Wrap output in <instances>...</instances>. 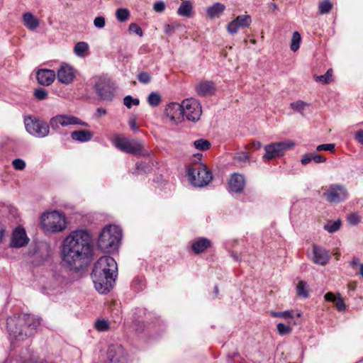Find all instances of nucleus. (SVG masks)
Listing matches in <instances>:
<instances>
[{
  "instance_id": "7ed1b4c3",
  "label": "nucleus",
  "mask_w": 363,
  "mask_h": 363,
  "mask_svg": "<svg viewBox=\"0 0 363 363\" xmlns=\"http://www.w3.org/2000/svg\"><path fill=\"white\" fill-rule=\"evenodd\" d=\"M40 323L33 315L22 314L8 318L6 328L11 338L24 340L37 332Z\"/></svg>"
},
{
  "instance_id": "f03ea898",
  "label": "nucleus",
  "mask_w": 363,
  "mask_h": 363,
  "mask_svg": "<svg viewBox=\"0 0 363 363\" xmlns=\"http://www.w3.org/2000/svg\"><path fill=\"white\" fill-rule=\"evenodd\" d=\"M117 270V263L113 257H100L94 264L91 274L96 291L101 294L108 293L113 287Z\"/></svg>"
},
{
  "instance_id": "c9c22d12",
  "label": "nucleus",
  "mask_w": 363,
  "mask_h": 363,
  "mask_svg": "<svg viewBox=\"0 0 363 363\" xmlns=\"http://www.w3.org/2000/svg\"><path fill=\"white\" fill-rule=\"evenodd\" d=\"M332 4L329 0H324L319 4V12L321 14L328 13L332 9Z\"/></svg>"
},
{
  "instance_id": "0e129e2a",
  "label": "nucleus",
  "mask_w": 363,
  "mask_h": 363,
  "mask_svg": "<svg viewBox=\"0 0 363 363\" xmlns=\"http://www.w3.org/2000/svg\"><path fill=\"white\" fill-rule=\"evenodd\" d=\"M106 114V110L102 107H99L96 109L95 116L97 118H100L102 116H105Z\"/></svg>"
},
{
  "instance_id": "69168bd1",
  "label": "nucleus",
  "mask_w": 363,
  "mask_h": 363,
  "mask_svg": "<svg viewBox=\"0 0 363 363\" xmlns=\"http://www.w3.org/2000/svg\"><path fill=\"white\" fill-rule=\"evenodd\" d=\"M6 235L5 227L0 223V243L3 242Z\"/></svg>"
},
{
  "instance_id": "0eeeda50",
  "label": "nucleus",
  "mask_w": 363,
  "mask_h": 363,
  "mask_svg": "<svg viewBox=\"0 0 363 363\" xmlns=\"http://www.w3.org/2000/svg\"><path fill=\"white\" fill-rule=\"evenodd\" d=\"M182 119L186 117L188 121L196 122L201 117L202 111L200 103L194 99H186L182 101Z\"/></svg>"
},
{
  "instance_id": "a19ab883",
  "label": "nucleus",
  "mask_w": 363,
  "mask_h": 363,
  "mask_svg": "<svg viewBox=\"0 0 363 363\" xmlns=\"http://www.w3.org/2000/svg\"><path fill=\"white\" fill-rule=\"evenodd\" d=\"M180 26V24L178 23H172L169 24H167L164 26V33L168 35H172L175 30L178 28Z\"/></svg>"
},
{
  "instance_id": "7c9ffc66",
  "label": "nucleus",
  "mask_w": 363,
  "mask_h": 363,
  "mask_svg": "<svg viewBox=\"0 0 363 363\" xmlns=\"http://www.w3.org/2000/svg\"><path fill=\"white\" fill-rule=\"evenodd\" d=\"M245 188V183H228L227 189L231 194H240Z\"/></svg>"
},
{
  "instance_id": "3c124183",
  "label": "nucleus",
  "mask_w": 363,
  "mask_h": 363,
  "mask_svg": "<svg viewBox=\"0 0 363 363\" xmlns=\"http://www.w3.org/2000/svg\"><path fill=\"white\" fill-rule=\"evenodd\" d=\"M335 148V144L328 143L319 145L316 147L317 151H330L332 152Z\"/></svg>"
},
{
  "instance_id": "bb28decb",
  "label": "nucleus",
  "mask_w": 363,
  "mask_h": 363,
  "mask_svg": "<svg viewBox=\"0 0 363 363\" xmlns=\"http://www.w3.org/2000/svg\"><path fill=\"white\" fill-rule=\"evenodd\" d=\"M162 98L159 93L157 92H151L147 99V103L150 106L156 107L161 102Z\"/></svg>"
},
{
  "instance_id": "4c0bfd02",
  "label": "nucleus",
  "mask_w": 363,
  "mask_h": 363,
  "mask_svg": "<svg viewBox=\"0 0 363 363\" xmlns=\"http://www.w3.org/2000/svg\"><path fill=\"white\" fill-rule=\"evenodd\" d=\"M22 363H44V359L40 358L37 352H32L29 358L23 361Z\"/></svg>"
},
{
  "instance_id": "79ce46f5",
  "label": "nucleus",
  "mask_w": 363,
  "mask_h": 363,
  "mask_svg": "<svg viewBox=\"0 0 363 363\" xmlns=\"http://www.w3.org/2000/svg\"><path fill=\"white\" fill-rule=\"evenodd\" d=\"M306 103L303 101H297L291 104V108L296 111L301 113L304 109Z\"/></svg>"
},
{
  "instance_id": "39448f33",
  "label": "nucleus",
  "mask_w": 363,
  "mask_h": 363,
  "mask_svg": "<svg viewBox=\"0 0 363 363\" xmlns=\"http://www.w3.org/2000/svg\"><path fill=\"white\" fill-rule=\"evenodd\" d=\"M186 177L188 182H212L213 178L211 171L202 162L189 164Z\"/></svg>"
},
{
  "instance_id": "6e6d98bb",
  "label": "nucleus",
  "mask_w": 363,
  "mask_h": 363,
  "mask_svg": "<svg viewBox=\"0 0 363 363\" xmlns=\"http://www.w3.org/2000/svg\"><path fill=\"white\" fill-rule=\"evenodd\" d=\"M153 9L157 13H162L165 9V4L162 1H156L153 5Z\"/></svg>"
},
{
  "instance_id": "f3484780",
  "label": "nucleus",
  "mask_w": 363,
  "mask_h": 363,
  "mask_svg": "<svg viewBox=\"0 0 363 363\" xmlns=\"http://www.w3.org/2000/svg\"><path fill=\"white\" fill-rule=\"evenodd\" d=\"M75 77L74 70L72 67L63 64L57 71L58 80L65 84H70Z\"/></svg>"
},
{
  "instance_id": "393cba45",
  "label": "nucleus",
  "mask_w": 363,
  "mask_h": 363,
  "mask_svg": "<svg viewBox=\"0 0 363 363\" xmlns=\"http://www.w3.org/2000/svg\"><path fill=\"white\" fill-rule=\"evenodd\" d=\"M89 49L87 43L81 41L76 43L74 48V52L78 57H84L85 52Z\"/></svg>"
},
{
  "instance_id": "a878e982",
  "label": "nucleus",
  "mask_w": 363,
  "mask_h": 363,
  "mask_svg": "<svg viewBox=\"0 0 363 363\" xmlns=\"http://www.w3.org/2000/svg\"><path fill=\"white\" fill-rule=\"evenodd\" d=\"M194 146L199 150L206 151L211 147V144L208 140L200 138L194 142Z\"/></svg>"
},
{
  "instance_id": "de8ad7c7",
  "label": "nucleus",
  "mask_w": 363,
  "mask_h": 363,
  "mask_svg": "<svg viewBox=\"0 0 363 363\" xmlns=\"http://www.w3.org/2000/svg\"><path fill=\"white\" fill-rule=\"evenodd\" d=\"M14 169L17 170H23L26 167V162L21 159H15L12 162Z\"/></svg>"
},
{
  "instance_id": "8fccbe9b",
  "label": "nucleus",
  "mask_w": 363,
  "mask_h": 363,
  "mask_svg": "<svg viewBox=\"0 0 363 363\" xmlns=\"http://www.w3.org/2000/svg\"><path fill=\"white\" fill-rule=\"evenodd\" d=\"M334 303L335 305L337 310L339 311H344L346 308V306L343 299L340 296L337 297V298L334 301Z\"/></svg>"
},
{
  "instance_id": "603ef678",
  "label": "nucleus",
  "mask_w": 363,
  "mask_h": 363,
  "mask_svg": "<svg viewBox=\"0 0 363 363\" xmlns=\"http://www.w3.org/2000/svg\"><path fill=\"white\" fill-rule=\"evenodd\" d=\"M128 30L130 33H134L140 36L143 35V30L136 23H132L130 24Z\"/></svg>"
},
{
  "instance_id": "bf43d9fd",
  "label": "nucleus",
  "mask_w": 363,
  "mask_h": 363,
  "mask_svg": "<svg viewBox=\"0 0 363 363\" xmlns=\"http://www.w3.org/2000/svg\"><path fill=\"white\" fill-rule=\"evenodd\" d=\"M55 73L53 70L47 69V86L51 84L55 79Z\"/></svg>"
},
{
  "instance_id": "9b49d317",
  "label": "nucleus",
  "mask_w": 363,
  "mask_h": 363,
  "mask_svg": "<svg viewBox=\"0 0 363 363\" xmlns=\"http://www.w3.org/2000/svg\"><path fill=\"white\" fill-rule=\"evenodd\" d=\"M27 132L35 138H42L45 136V127L43 121L35 117L27 116L24 119Z\"/></svg>"
},
{
  "instance_id": "c85d7f7f",
  "label": "nucleus",
  "mask_w": 363,
  "mask_h": 363,
  "mask_svg": "<svg viewBox=\"0 0 363 363\" xmlns=\"http://www.w3.org/2000/svg\"><path fill=\"white\" fill-rule=\"evenodd\" d=\"M116 17L120 22H125L130 18V11L127 9L120 8L116 11Z\"/></svg>"
},
{
  "instance_id": "a211bd4d",
  "label": "nucleus",
  "mask_w": 363,
  "mask_h": 363,
  "mask_svg": "<svg viewBox=\"0 0 363 363\" xmlns=\"http://www.w3.org/2000/svg\"><path fill=\"white\" fill-rule=\"evenodd\" d=\"M328 252L323 247L313 245V257L312 261L318 265L324 266L329 261Z\"/></svg>"
},
{
  "instance_id": "ddd939ff",
  "label": "nucleus",
  "mask_w": 363,
  "mask_h": 363,
  "mask_svg": "<svg viewBox=\"0 0 363 363\" xmlns=\"http://www.w3.org/2000/svg\"><path fill=\"white\" fill-rule=\"evenodd\" d=\"M324 196L330 203H339L347 199V191L343 185L332 184Z\"/></svg>"
},
{
  "instance_id": "aec40b11",
  "label": "nucleus",
  "mask_w": 363,
  "mask_h": 363,
  "mask_svg": "<svg viewBox=\"0 0 363 363\" xmlns=\"http://www.w3.org/2000/svg\"><path fill=\"white\" fill-rule=\"evenodd\" d=\"M93 136V133L87 130H74L71 133L72 139L80 143H86L90 141Z\"/></svg>"
},
{
  "instance_id": "b1692460",
  "label": "nucleus",
  "mask_w": 363,
  "mask_h": 363,
  "mask_svg": "<svg viewBox=\"0 0 363 363\" xmlns=\"http://www.w3.org/2000/svg\"><path fill=\"white\" fill-rule=\"evenodd\" d=\"M24 25L30 30H34L39 26L38 20L30 13H26L23 16Z\"/></svg>"
},
{
  "instance_id": "c03bdc74",
  "label": "nucleus",
  "mask_w": 363,
  "mask_h": 363,
  "mask_svg": "<svg viewBox=\"0 0 363 363\" xmlns=\"http://www.w3.org/2000/svg\"><path fill=\"white\" fill-rule=\"evenodd\" d=\"M271 314H272V315L273 317L283 318H285V319L292 318H293V315H292L291 312L289 311H283V312H274V311H272Z\"/></svg>"
},
{
  "instance_id": "6e6552de",
  "label": "nucleus",
  "mask_w": 363,
  "mask_h": 363,
  "mask_svg": "<svg viewBox=\"0 0 363 363\" xmlns=\"http://www.w3.org/2000/svg\"><path fill=\"white\" fill-rule=\"evenodd\" d=\"M295 143L290 140L273 143L264 146L265 154L263 157L267 160L284 155V152L291 149Z\"/></svg>"
},
{
  "instance_id": "412c9836",
  "label": "nucleus",
  "mask_w": 363,
  "mask_h": 363,
  "mask_svg": "<svg viewBox=\"0 0 363 363\" xmlns=\"http://www.w3.org/2000/svg\"><path fill=\"white\" fill-rule=\"evenodd\" d=\"M211 246V241L206 238H199L192 242L191 248L194 253L200 254Z\"/></svg>"
},
{
  "instance_id": "13d9d810",
  "label": "nucleus",
  "mask_w": 363,
  "mask_h": 363,
  "mask_svg": "<svg viewBox=\"0 0 363 363\" xmlns=\"http://www.w3.org/2000/svg\"><path fill=\"white\" fill-rule=\"evenodd\" d=\"M94 25L95 27L102 28L105 26V18L103 16L96 17L94 20Z\"/></svg>"
},
{
  "instance_id": "f8f14e48",
  "label": "nucleus",
  "mask_w": 363,
  "mask_h": 363,
  "mask_svg": "<svg viewBox=\"0 0 363 363\" xmlns=\"http://www.w3.org/2000/svg\"><path fill=\"white\" fill-rule=\"evenodd\" d=\"M59 125L65 127L69 125H79L84 127H89L86 122L82 121L80 118L71 115H57L52 118L50 121V125L53 129L59 128Z\"/></svg>"
},
{
  "instance_id": "37998d69",
  "label": "nucleus",
  "mask_w": 363,
  "mask_h": 363,
  "mask_svg": "<svg viewBox=\"0 0 363 363\" xmlns=\"http://www.w3.org/2000/svg\"><path fill=\"white\" fill-rule=\"evenodd\" d=\"M36 79L41 85H45V69H40L36 72Z\"/></svg>"
},
{
  "instance_id": "e2e57ef3",
  "label": "nucleus",
  "mask_w": 363,
  "mask_h": 363,
  "mask_svg": "<svg viewBox=\"0 0 363 363\" xmlns=\"http://www.w3.org/2000/svg\"><path fill=\"white\" fill-rule=\"evenodd\" d=\"M354 138L358 143L363 145V130H359L355 133Z\"/></svg>"
},
{
  "instance_id": "dca6fc26",
  "label": "nucleus",
  "mask_w": 363,
  "mask_h": 363,
  "mask_svg": "<svg viewBox=\"0 0 363 363\" xmlns=\"http://www.w3.org/2000/svg\"><path fill=\"white\" fill-rule=\"evenodd\" d=\"M164 113L174 124L181 123L182 119V104L176 102L168 104L165 108Z\"/></svg>"
},
{
  "instance_id": "ea45409f",
  "label": "nucleus",
  "mask_w": 363,
  "mask_h": 363,
  "mask_svg": "<svg viewBox=\"0 0 363 363\" xmlns=\"http://www.w3.org/2000/svg\"><path fill=\"white\" fill-rule=\"evenodd\" d=\"M135 166L137 172L139 174H145L148 172L150 169V167L143 162H138Z\"/></svg>"
},
{
  "instance_id": "4d7b16f0",
  "label": "nucleus",
  "mask_w": 363,
  "mask_h": 363,
  "mask_svg": "<svg viewBox=\"0 0 363 363\" xmlns=\"http://www.w3.org/2000/svg\"><path fill=\"white\" fill-rule=\"evenodd\" d=\"M311 159L312 161H313L315 163H322L325 162L326 158L324 157L323 155L317 154L315 152H311Z\"/></svg>"
},
{
  "instance_id": "680f3d73",
  "label": "nucleus",
  "mask_w": 363,
  "mask_h": 363,
  "mask_svg": "<svg viewBox=\"0 0 363 363\" xmlns=\"http://www.w3.org/2000/svg\"><path fill=\"white\" fill-rule=\"evenodd\" d=\"M312 161L311 153L304 154L301 160L302 164L306 165Z\"/></svg>"
},
{
  "instance_id": "5fc2aeb1",
  "label": "nucleus",
  "mask_w": 363,
  "mask_h": 363,
  "mask_svg": "<svg viewBox=\"0 0 363 363\" xmlns=\"http://www.w3.org/2000/svg\"><path fill=\"white\" fill-rule=\"evenodd\" d=\"M245 176L239 173H233L230 175L228 182H245Z\"/></svg>"
},
{
  "instance_id": "4be33fe9",
  "label": "nucleus",
  "mask_w": 363,
  "mask_h": 363,
  "mask_svg": "<svg viewBox=\"0 0 363 363\" xmlns=\"http://www.w3.org/2000/svg\"><path fill=\"white\" fill-rule=\"evenodd\" d=\"M224 4L217 2L209 6L206 10L207 16L211 19L218 18L225 11Z\"/></svg>"
},
{
  "instance_id": "774afa93",
  "label": "nucleus",
  "mask_w": 363,
  "mask_h": 363,
  "mask_svg": "<svg viewBox=\"0 0 363 363\" xmlns=\"http://www.w3.org/2000/svg\"><path fill=\"white\" fill-rule=\"evenodd\" d=\"M129 125L130 128L133 130H137L138 129V127L137 126L136 121L135 119H130L129 121Z\"/></svg>"
},
{
  "instance_id": "2eb2a0df",
  "label": "nucleus",
  "mask_w": 363,
  "mask_h": 363,
  "mask_svg": "<svg viewBox=\"0 0 363 363\" xmlns=\"http://www.w3.org/2000/svg\"><path fill=\"white\" fill-rule=\"evenodd\" d=\"M108 363H126L127 354L121 345H111L107 350Z\"/></svg>"
},
{
  "instance_id": "58836bf2",
  "label": "nucleus",
  "mask_w": 363,
  "mask_h": 363,
  "mask_svg": "<svg viewBox=\"0 0 363 363\" xmlns=\"http://www.w3.org/2000/svg\"><path fill=\"white\" fill-rule=\"evenodd\" d=\"M138 80L143 84H149L151 82V76L147 72H140L137 75Z\"/></svg>"
},
{
  "instance_id": "864d4df0",
  "label": "nucleus",
  "mask_w": 363,
  "mask_h": 363,
  "mask_svg": "<svg viewBox=\"0 0 363 363\" xmlns=\"http://www.w3.org/2000/svg\"><path fill=\"white\" fill-rule=\"evenodd\" d=\"M347 220L351 225H356L360 222V217L357 213H351L347 216Z\"/></svg>"
},
{
  "instance_id": "338daca9",
  "label": "nucleus",
  "mask_w": 363,
  "mask_h": 363,
  "mask_svg": "<svg viewBox=\"0 0 363 363\" xmlns=\"http://www.w3.org/2000/svg\"><path fill=\"white\" fill-rule=\"evenodd\" d=\"M336 298H337L335 296V295L331 292H328L325 295V299L328 301H331L334 303Z\"/></svg>"
},
{
  "instance_id": "4468645a",
  "label": "nucleus",
  "mask_w": 363,
  "mask_h": 363,
  "mask_svg": "<svg viewBox=\"0 0 363 363\" xmlns=\"http://www.w3.org/2000/svg\"><path fill=\"white\" fill-rule=\"evenodd\" d=\"M29 240L25 228L18 225L12 231L9 246L12 248H21L26 246Z\"/></svg>"
},
{
  "instance_id": "c756f323",
  "label": "nucleus",
  "mask_w": 363,
  "mask_h": 363,
  "mask_svg": "<svg viewBox=\"0 0 363 363\" xmlns=\"http://www.w3.org/2000/svg\"><path fill=\"white\" fill-rule=\"evenodd\" d=\"M235 20L240 28L248 27L252 22L250 15H240L237 16Z\"/></svg>"
},
{
  "instance_id": "20e7f679",
  "label": "nucleus",
  "mask_w": 363,
  "mask_h": 363,
  "mask_svg": "<svg viewBox=\"0 0 363 363\" xmlns=\"http://www.w3.org/2000/svg\"><path fill=\"white\" fill-rule=\"evenodd\" d=\"M121 236V230L118 226L106 225L99 235L98 247L104 252H110L118 247Z\"/></svg>"
},
{
  "instance_id": "72a5a7b5",
  "label": "nucleus",
  "mask_w": 363,
  "mask_h": 363,
  "mask_svg": "<svg viewBox=\"0 0 363 363\" xmlns=\"http://www.w3.org/2000/svg\"><path fill=\"white\" fill-rule=\"evenodd\" d=\"M332 77H333V69H329L325 74L317 76L316 81L320 82L323 84H327L333 81Z\"/></svg>"
},
{
  "instance_id": "6ab92c4d",
  "label": "nucleus",
  "mask_w": 363,
  "mask_h": 363,
  "mask_svg": "<svg viewBox=\"0 0 363 363\" xmlns=\"http://www.w3.org/2000/svg\"><path fill=\"white\" fill-rule=\"evenodd\" d=\"M216 90L215 84L211 81L204 80L199 82L196 86V91L200 96H211Z\"/></svg>"
},
{
  "instance_id": "49530a36",
  "label": "nucleus",
  "mask_w": 363,
  "mask_h": 363,
  "mask_svg": "<svg viewBox=\"0 0 363 363\" xmlns=\"http://www.w3.org/2000/svg\"><path fill=\"white\" fill-rule=\"evenodd\" d=\"M277 330L280 335H286L291 331L289 326L284 325V323H279L277 325Z\"/></svg>"
},
{
  "instance_id": "f257e3e1",
  "label": "nucleus",
  "mask_w": 363,
  "mask_h": 363,
  "mask_svg": "<svg viewBox=\"0 0 363 363\" xmlns=\"http://www.w3.org/2000/svg\"><path fill=\"white\" fill-rule=\"evenodd\" d=\"M91 237L86 230H76L62 242V264L70 271L78 272L86 269L93 259Z\"/></svg>"
},
{
  "instance_id": "052dcab7",
  "label": "nucleus",
  "mask_w": 363,
  "mask_h": 363,
  "mask_svg": "<svg viewBox=\"0 0 363 363\" xmlns=\"http://www.w3.org/2000/svg\"><path fill=\"white\" fill-rule=\"evenodd\" d=\"M34 96L38 100H43L45 99V91L43 89H36L34 91Z\"/></svg>"
},
{
  "instance_id": "473e14b6",
  "label": "nucleus",
  "mask_w": 363,
  "mask_h": 363,
  "mask_svg": "<svg viewBox=\"0 0 363 363\" xmlns=\"http://www.w3.org/2000/svg\"><path fill=\"white\" fill-rule=\"evenodd\" d=\"M297 295L303 298L308 296L306 282L300 281L296 286Z\"/></svg>"
},
{
  "instance_id": "a18cd8bd",
  "label": "nucleus",
  "mask_w": 363,
  "mask_h": 363,
  "mask_svg": "<svg viewBox=\"0 0 363 363\" xmlns=\"http://www.w3.org/2000/svg\"><path fill=\"white\" fill-rule=\"evenodd\" d=\"M240 28L235 19L230 21L227 26L228 31L230 34L236 33Z\"/></svg>"
},
{
  "instance_id": "9d476101",
  "label": "nucleus",
  "mask_w": 363,
  "mask_h": 363,
  "mask_svg": "<svg viewBox=\"0 0 363 363\" xmlns=\"http://www.w3.org/2000/svg\"><path fill=\"white\" fill-rule=\"evenodd\" d=\"M94 89L97 95L101 100L112 101L113 98L115 86L114 84L110 79L106 77H100L95 83Z\"/></svg>"
},
{
  "instance_id": "5701e85b",
  "label": "nucleus",
  "mask_w": 363,
  "mask_h": 363,
  "mask_svg": "<svg viewBox=\"0 0 363 363\" xmlns=\"http://www.w3.org/2000/svg\"><path fill=\"white\" fill-rule=\"evenodd\" d=\"M193 6L190 1H183L178 10L177 14L180 16L189 18L192 15Z\"/></svg>"
},
{
  "instance_id": "423d86ee",
  "label": "nucleus",
  "mask_w": 363,
  "mask_h": 363,
  "mask_svg": "<svg viewBox=\"0 0 363 363\" xmlns=\"http://www.w3.org/2000/svg\"><path fill=\"white\" fill-rule=\"evenodd\" d=\"M67 220L65 214L57 211H47V232L57 233L62 232L67 228Z\"/></svg>"
},
{
  "instance_id": "e433bc0d",
  "label": "nucleus",
  "mask_w": 363,
  "mask_h": 363,
  "mask_svg": "<svg viewBox=\"0 0 363 363\" xmlns=\"http://www.w3.org/2000/svg\"><path fill=\"white\" fill-rule=\"evenodd\" d=\"M95 328L99 332L107 331L109 329V323L106 320H98L95 323Z\"/></svg>"
},
{
  "instance_id": "1a4fd4ad",
  "label": "nucleus",
  "mask_w": 363,
  "mask_h": 363,
  "mask_svg": "<svg viewBox=\"0 0 363 363\" xmlns=\"http://www.w3.org/2000/svg\"><path fill=\"white\" fill-rule=\"evenodd\" d=\"M113 145L121 151L132 155H140L143 150L141 143L138 140H129L125 138L117 137L113 141Z\"/></svg>"
},
{
  "instance_id": "cd10ccee",
  "label": "nucleus",
  "mask_w": 363,
  "mask_h": 363,
  "mask_svg": "<svg viewBox=\"0 0 363 363\" xmlns=\"http://www.w3.org/2000/svg\"><path fill=\"white\" fill-rule=\"evenodd\" d=\"M301 37L298 31H294L291 40L290 48L293 52H296L299 49Z\"/></svg>"
},
{
  "instance_id": "2f4dec72",
  "label": "nucleus",
  "mask_w": 363,
  "mask_h": 363,
  "mask_svg": "<svg viewBox=\"0 0 363 363\" xmlns=\"http://www.w3.org/2000/svg\"><path fill=\"white\" fill-rule=\"evenodd\" d=\"M341 225V221L337 220L335 221H328L325 225L324 229L330 233L337 231Z\"/></svg>"
},
{
  "instance_id": "09e8293b",
  "label": "nucleus",
  "mask_w": 363,
  "mask_h": 363,
  "mask_svg": "<svg viewBox=\"0 0 363 363\" xmlns=\"http://www.w3.org/2000/svg\"><path fill=\"white\" fill-rule=\"evenodd\" d=\"M235 160L240 163L246 162L249 161V155L245 152H240L235 157Z\"/></svg>"
},
{
  "instance_id": "f704fd0d",
  "label": "nucleus",
  "mask_w": 363,
  "mask_h": 363,
  "mask_svg": "<svg viewBox=\"0 0 363 363\" xmlns=\"http://www.w3.org/2000/svg\"><path fill=\"white\" fill-rule=\"evenodd\" d=\"M140 100L138 98H133L130 95L125 96L123 98V104L128 108H130L132 106H138Z\"/></svg>"
}]
</instances>
